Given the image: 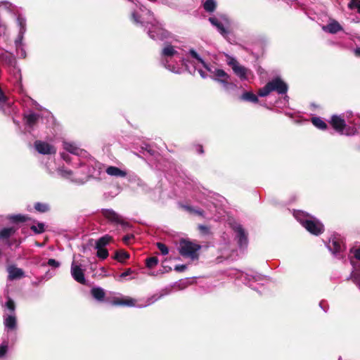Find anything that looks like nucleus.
I'll list each match as a JSON object with an SVG mask.
<instances>
[{
    "mask_svg": "<svg viewBox=\"0 0 360 360\" xmlns=\"http://www.w3.org/2000/svg\"><path fill=\"white\" fill-rule=\"evenodd\" d=\"M288 86L281 78L276 77L269 82L258 91L260 97L267 96L271 92L276 91L278 94H285L288 91Z\"/></svg>",
    "mask_w": 360,
    "mask_h": 360,
    "instance_id": "obj_8",
    "label": "nucleus"
},
{
    "mask_svg": "<svg viewBox=\"0 0 360 360\" xmlns=\"http://www.w3.org/2000/svg\"><path fill=\"white\" fill-rule=\"evenodd\" d=\"M129 257V253H127V252L122 251V250L116 252L115 256V258L120 262H124Z\"/></svg>",
    "mask_w": 360,
    "mask_h": 360,
    "instance_id": "obj_33",
    "label": "nucleus"
},
{
    "mask_svg": "<svg viewBox=\"0 0 360 360\" xmlns=\"http://www.w3.org/2000/svg\"><path fill=\"white\" fill-rule=\"evenodd\" d=\"M112 304L116 306L133 307L135 305V300L130 297H115Z\"/></svg>",
    "mask_w": 360,
    "mask_h": 360,
    "instance_id": "obj_23",
    "label": "nucleus"
},
{
    "mask_svg": "<svg viewBox=\"0 0 360 360\" xmlns=\"http://www.w3.org/2000/svg\"><path fill=\"white\" fill-rule=\"evenodd\" d=\"M47 264L54 268H58L60 266V263L54 259H49L47 262Z\"/></svg>",
    "mask_w": 360,
    "mask_h": 360,
    "instance_id": "obj_41",
    "label": "nucleus"
},
{
    "mask_svg": "<svg viewBox=\"0 0 360 360\" xmlns=\"http://www.w3.org/2000/svg\"><path fill=\"white\" fill-rule=\"evenodd\" d=\"M328 250L336 257L341 255L345 247L342 239L340 236L333 235L327 243Z\"/></svg>",
    "mask_w": 360,
    "mask_h": 360,
    "instance_id": "obj_13",
    "label": "nucleus"
},
{
    "mask_svg": "<svg viewBox=\"0 0 360 360\" xmlns=\"http://www.w3.org/2000/svg\"><path fill=\"white\" fill-rule=\"evenodd\" d=\"M34 148L42 155H52L56 153V148L53 145L39 140L34 142Z\"/></svg>",
    "mask_w": 360,
    "mask_h": 360,
    "instance_id": "obj_17",
    "label": "nucleus"
},
{
    "mask_svg": "<svg viewBox=\"0 0 360 360\" xmlns=\"http://www.w3.org/2000/svg\"><path fill=\"white\" fill-rule=\"evenodd\" d=\"M354 53H355L356 56H360V48H356L354 50Z\"/></svg>",
    "mask_w": 360,
    "mask_h": 360,
    "instance_id": "obj_54",
    "label": "nucleus"
},
{
    "mask_svg": "<svg viewBox=\"0 0 360 360\" xmlns=\"http://www.w3.org/2000/svg\"><path fill=\"white\" fill-rule=\"evenodd\" d=\"M216 6H217V3H216L215 0H206L203 3V8L207 12H210V13L213 12L215 10Z\"/></svg>",
    "mask_w": 360,
    "mask_h": 360,
    "instance_id": "obj_31",
    "label": "nucleus"
},
{
    "mask_svg": "<svg viewBox=\"0 0 360 360\" xmlns=\"http://www.w3.org/2000/svg\"><path fill=\"white\" fill-rule=\"evenodd\" d=\"M157 300H158V298H154V297H150L147 300L146 303L145 304L139 306V307H143L148 306V305L151 304L152 303H153L154 302H155Z\"/></svg>",
    "mask_w": 360,
    "mask_h": 360,
    "instance_id": "obj_47",
    "label": "nucleus"
},
{
    "mask_svg": "<svg viewBox=\"0 0 360 360\" xmlns=\"http://www.w3.org/2000/svg\"><path fill=\"white\" fill-rule=\"evenodd\" d=\"M141 148H142L143 153L146 151L148 153H149L150 155H153L154 154V150L148 144H144V146H142Z\"/></svg>",
    "mask_w": 360,
    "mask_h": 360,
    "instance_id": "obj_45",
    "label": "nucleus"
},
{
    "mask_svg": "<svg viewBox=\"0 0 360 360\" xmlns=\"http://www.w3.org/2000/svg\"><path fill=\"white\" fill-rule=\"evenodd\" d=\"M4 309V325L7 332L15 331L18 328L15 305L13 300L8 297L5 304H2Z\"/></svg>",
    "mask_w": 360,
    "mask_h": 360,
    "instance_id": "obj_6",
    "label": "nucleus"
},
{
    "mask_svg": "<svg viewBox=\"0 0 360 360\" xmlns=\"http://www.w3.org/2000/svg\"><path fill=\"white\" fill-rule=\"evenodd\" d=\"M232 229L236 233L238 245L240 248H246L248 243V235L243 226L237 223L232 224Z\"/></svg>",
    "mask_w": 360,
    "mask_h": 360,
    "instance_id": "obj_16",
    "label": "nucleus"
},
{
    "mask_svg": "<svg viewBox=\"0 0 360 360\" xmlns=\"http://www.w3.org/2000/svg\"><path fill=\"white\" fill-rule=\"evenodd\" d=\"M186 269V266L184 265V264H180V265H176L174 268V269L176 271H184L185 269Z\"/></svg>",
    "mask_w": 360,
    "mask_h": 360,
    "instance_id": "obj_50",
    "label": "nucleus"
},
{
    "mask_svg": "<svg viewBox=\"0 0 360 360\" xmlns=\"http://www.w3.org/2000/svg\"><path fill=\"white\" fill-rule=\"evenodd\" d=\"M191 57L192 60H190V63H188L190 69L192 70V72H191V73L193 74L195 72L196 70H198L200 76L202 78H205L206 76H205V72L201 69L199 68V65H202V64L198 63V61L195 58H193L191 56Z\"/></svg>",
    "mask_w": 360,
    "mask_h": 360,
    "instance_id": "obj_24",
    "label": "nucleus"
},
{
    "mask_svg": "<svg viewBox=\"0 0 360 360\" xmlns=\"http://www.w3.org/2000/svg\"><path fill=\"white\" fill-rule=\"evenodd\" d=\"M91 294L96 300L98 301L103 300L105 297L104 290L100 287H94L91 290Z\"/></svg>",
    "mask_w": 360,
    "mask_h": 360,
    "instance_id": "obj_25",
    "label": "nucleus"
},
{
    "mask_svg": "<svg viewBox=\"0 0 360 360\" xmlns=\"http://www.w3.org/2000/svg\"><path fill=\"white\" fill-rule=\"evenodd\" d=\"M348 6L350 9H356L360 13V0H351Z\"/></svg>",
    "mask_w": 360,
    "mask_h": 360,
    "instance_id": "obj_38",
    "label": "nucleus"
},
{
    "mask_svg": "<svg viewBox=\"0 0 360 360\" xmlns=\"http://www.w3.org/2000/svg\"><path fill=\"white\" fill-rule=\"evenodd\" d=\"M134 238L133 235H126L123 237L122 240L125 243H129L131 240Z\"/></svg>",
    "mask_w": 360,
    "mask_h": 360,
    "instance_id": "obj_49",
    "label": "nucleus"
},
{
    "mask_svg": "<svg viewBox=\"0 0 360 360\" xmlns=\"http://www.w3.org/2000/svg\"><path fill=\"white\" fill-rule=\"evenodd\" d=\"M322 30L330 34H336L343 30V27L335 20H330L327 25H323Z\"/></svg>",
    "mask_w": 360,
    "mask_h": 360,
    "instance_id": "obj_21",
    "label": "nucleus"
},
{
    "mask_svg": "<svg viewBox=\"0 0 360 360\" xmlns=\"http://www.w3.org/2000/svg\"><path fill=\"white\" fill-rule=\"evenodd\" d=\"M102 215L109 221L116 224H123L124 219L119 214L111 209H103L101 210Z\"/></svg>",
    "mask_w": 360,
    "mask_h": 360,
    "instance_id": "obj_18",
    "label": "nucleus"
},
{
    "mask_svg": "<svg viewBox=\"0 0 360 360\" xmlns=\"http://www.w3.org/2000/svg\"><path fill=\"white\" fill-rule=\"evenodd\" d=\"M319 306L321 307V308L323 309V310L326 312L327 310H328V307L325 306V302L323 301H321L319 303Z\"/></svg>",
    "mask_w": 360,
    "mask_h": 360,
    "instance_id": "obj_53",
    "label": "nucleus"
},
{
    "mask_svg": "<svg viewBox=\"0 0 360 360\" xmlns=\"http://www.w3.org/2000/svg\"><path fill=\"white\" fill-rule=\"evenodd\" d=\"M353 281H354V283L360 289V274H354L353 276Z\"/></svg>",
    "mask_w": 360,
    "mask_h": 360,
    "instance_id": "obj_46",
    "label": "nucleus"
},
{
    "mask_svg": "<svg viewBox=\"0 0 360 360\" xmlns=\"http://www.w3.org/2000/svg\"><path fill=\"white\" fill-rule=\"evenodd\" d=\"M338 360H341V358L340 357Z\"/></svg>",
    "mask_w": 360,
    "mask_h": 360,
    "instance_id": "obj_55",
    "label": "nucleus"
},
{
    "mask_svg": "<svg viewBox=\"0 0 360 360\" xmlns=\"http://www.w3.org/2000/svg\"><path fill=\"white\" fill-rule=\"evenodd\" d=\"M240 278L244 281L245 283L248 285L250 281H259L262 280V276L259 274L250 275L248 274H241Z\"/></svg>",
    "mask_w": 360,
    "mask_h": 360,
    "instance_id": "obj_26",
    "label": "nucleus"
},
{
    "mask_svg": "<svg viewBox=\"0 0 360 360\" xmlns=\"http://www.w3.org/2000/svg\"><path fill=\"white\" fill-rule=\"evenodd\" d=\"M190 60L185 58L184 51L179 46L165 44L161 52V63L169 71L181 74L184 70L192 72L188 63Z\"/></svg>",
    "mask_w": 360,
    "mask_h": 360,
    "instance_id": "obj_3",
    "label": "nucleus"
},
{
    "mask_svg": "<svg viewBox=\"0 0 360 360\" xmlns=\"http://www.w3.org/2000/svg\"><path fill=\"white\" fill-rule=\"evenodd\" d=\"M157 247L159 249V250L161 252L162 255H167L169 253V250L165 244H163L162 243H158Z\"/></svg>",
    "mask_w": 360,
    "mask_h": 360,
    "instance_id": "obj_40",
    "label": "nucleus"
},
{
    "mask_svg": "<svg viewBox=\"0 0 360 360\" xmlns=\"http://www.w3.org/2000/svg\"><path fill=\"white\" fill-rule=\"evenodd\" d=\"M158 263V259L156 257H151L146 259V266L148 268L155 267Z\"/></svg>",
    "mask_w": 360,
    "mask_h": 360,
    "instance_id": "obj_36",
    "label": "nucleus"
},
{
    "mask_svg": "<svg viewBox=\"0 0 360 360\" xmlns=\"http://www.w3.org/2000/svg\"><path fill=\"white\" fill-rule=\"evenodd\" d=\"M40 115L34 112H30L24 115L25 124L29 128L32 129L39 121Z\"/></svg>",
    "mask_w": 360,
    "mask_h": 360,
    "instance_id": "obj_19",
    "label": "nucleus"
},
{
    "mask_svg": "<svg viewBox=\"0 0 360 360\" xmlns=\"http://www.w3.org/2000/svg\"><path fill=\"white\" fill-rule=\"evenodd\" d=\"M34 209L41 213H44L50 210L49 204L44 202H36L34 204Z\"/></svg>",
    "mask_w": 360,
    "mask_h": 360,
    "instance_id": "obj_32",
    "label": "nucleus"
},
{
    "mask_svg": "<svg viewBox=\"0 0 360 360\" xmlns=\"http://www.w3.org/2000/svg\"><path fill=\"white\" fill-rule=\"evenodd\" d=\"M195 151L199 154H203L204 150L202 145L197 144L194 146Z\"/></svg>",
    "mask_w": 360,
    "mask_h": 360,
    "instance_id": "obj_48",
    "label": "nucleus"
},
{
    "mask_svg": "<svg viewBox=\"0 0 360 360\" xmlns=\"http://www.w3.org/2000/svg\"><path fill=\"white\" fill-rule=\"evenodd\" d=\"M225 56L227 65L231 68L234 74L241 81H248L250 77L252 75V71L240 65L234 57L228 54H226Z\"/></svg>",
    "mask_w": 360,
    "mask_h": 360,
    "instance_id": "obj_9",
    "label": "nucleus"
},
{
    "mask_svg": "<svg viewBox=\"0 0 360 360\" xmlns=\"http://www.w3.org/2000/svg\"><path fill=\"white\" fill-rule=\"evenodd\" d=\"M8 218L13 222H23L27 219V217L22 214L10 215Z\"/></svg>",
    "mask_w": 360,
    "mask_h": 360,
    "instance_id": "obj_34",
    "label": "nucleus"
},
{
    "mask_svg": "<svg viewBox=\"0 0 360 360\" xmlns=\"http://www.w3.org/2000/svg\"><path fill=\"white\" fill-rule=\"evenodd\" d=\"M240 99L243 101L252 102V103H257L258 102L257 96L251 91L244 92L241 95Z\"/></svg>",
    "mask_w": 360,
    "mask_h": 360,
    "instance_id": "obj_27",
    "label": "nucleus"
},
{
    "mask_svg": "<svg viewBox=\"0 0 360 360\" xmlns=\"http://www.w3.org/2000/svg\"><path fill=\"white\" fill-rule=\"evenodd\" d=\"M7 271L8 274V279L10 281L19 279L24 276V271L22 269L16 267L15 265L8 266Z\"/></svg>",
    "mask_w": 360,
    "mask_h": 360,
    "instance_id": "obj_20",
    "label": "nucleus"
},
{
    "mask_svg": "<svg viewBox=\"0 0 360 360\" xmlns=\"http://www.w3.org/2000/svg\"><path fill=\"white\" fill-rule=\"evenodd\" d=\"M85 268L78 262L73 260L71 264L70 273L72 277L77 283L85 284L86 281L84 276Z\"/></svg>",
    "mask_w": 360,
    "mask_h": 360,
    "instance_id": "obj_14",
    "label": "nucleus"
},
{
    "mask_svg": "<svg viewBox=\"0 0 360 360\" xmlns=\"http://www.w3.org/2000/svg\"><path fill=\"white\" fill-rule=\"evenodd\" d=\"M138 11L131 13V18L136 24H139L148 30V34L153 40L164 41L169 33L161 24L154 18L153 13L143 5H140Z\"/></svg>",
    "mask_w": 360,
    "mask_h": 360,
    "instance_id": "obj_2",
    "label": "nucleus"
},
{
    "mask_svg": "<svg viewBox=\"0 0 360 360\" xmlns=\"http://www.w3.org/2000/svg\"><path fill=\"white\" fill-rule=\"evenodd\" d=\"M201 245L187 240H181L179 242V250L181 256L191 260L198 259L199 257L198 251Z\"/></svg>",
    "mask_w": 360,
    "mask_h": 360,
    "instance_id": "obj_10",
    "label": "nucleus"
},
{
    "mask_svg": "<svg viewBox=\"0 0 360 360\" xmlns=\"http://www.w3.org/2000/svg\"><path fill=\"white\" fill-rule=\"evenodd\" d=\"M97 249V253L96 255L98 257L102 259H105L108 256V252L107 249L103 248H96Z\"/></svg>",
    "mask_w": 360,
    "mask_h": 360,
    "instance_id": "obj_35",
    "label": "nucleus"
},
{
    "mask_svg": "<svg viewBox=\"0 0 360 360\" xmlns=\"http://www.w3.org/2000/svg\"><path fill=\"white\" fill-rule=\"evenodd\" d=\"M162 4L168 6L170 8H176V4L174 0H161Z\"/></svg>",
    "mask_w": 360,
    "mask_h": 360,
    "instance_id": "obj_43",
    "label": "nucleus"
},
{
    "mask_svg": "<svg viewBox=\"0 0 360 360\" xmlns=\"http://www.w3.org/2000/svg\"><path fill=\"white\" fill-rule=\"evenodd\" d=\"M8 343L7 341H4L0 345V358L5 356L8 351Z\"/></svg>",
    "mask_w": 360,
    "mask_h": 360,
    "instance_id": "obj_39",
    "label": "nucleus"
},
{
    "mask_svg": "<svg viewBox=\"0 0 360 360\" xmlns=\"http://www.w3.org/2000/svg\"><path fill=\"white\" fill-rule=\"evenodd\" d=\"M105 172L111 176L117 178H124L127 175L126 170L122 169L115 166H109L105 169Z\"/></svg>",
    "mask_w": 360,
    "mask_h": 360,
    "instance_id": "obj_22",
    "label": "nucleus"
},
{
    "mask_svg": "<svg viewBox=\"0 0 360 360\" xmlns=\"http://www.w3.org/2000/svg\"><path fill=\"white\" fill-rule=\"evenodd\" d=\"M63 148L72 156L70 157L68 153H62L60 154L61 158L65 162L72 163L74 166H78V168H76L75 172L65 168H58L57 171L60 176L72 182L84 184L89 177L96 174V168L93 165L94 160L92 159H80L79 156L83 153V150L75 143L64 142Z\"/></svg>",
    "mask_w": 360,
    "mask_h": 360,
    "instance_id": "obj_1",
    "label": "nucleus"
},
{
    "mask_svg": "<svg viewBox=\"0 0 360 360\" xmlns=\"http://www.w3.org/2000/svg\"><path fill=\"white\" fill-rule=\"evenodd\" d=\"M354 255L355 258L360 260V248L354 250Z\"/></svg>",
    "mask_w": 360,
    "mask_h": 360,
    "instance_id": "obj_52",
    "label": "nucleus"
},
{
    "mask_svg": "<svg viewBox=\"0 0 360 360\" xmlns=\"http://www.w3.org/2000/svg\"><path fill=\"white\" fill-rule=\"evenodd\" d=\"M198 229L200 231L201 233L204 235H208L210 234V229L209 227L204 226V225H199Z\"/></svg>",
    "mask_w": 360,
    "mask_h": 360,
    "instance_id": "obj_44",
    "label": "nucleus"
},
{
    "mask_svg": "<svg viewBox=\"0 0 360 360\" xmlns=\"http://www.w3.org/2000/svg\"><path fill=\"white\" fill-rule=\"evenodd\" d=\"M31 229L36 233H41L44 231V224L38 223L37 225L32 226Z\"/></svg>",
    "mask_w": 360,
    "mask_h": 360,
    "instance_id": "obj_37",
    "label": "nucleus"
},
{
    "mask_svg": "<svg viewBox=\"0 0 360 360\" xmlns=\"http://www.w3.org/2000/svg\"><path fill=\"white\" fill-rule=\"evenodd\" d=\"M189 55L195 58L198 63H201L207 71L212 73V79L220 83L224 89L228 90L236 87V85L233 83L229 82L230 75L224 70L210 67L193 49H191L189 51Z\"/></svg>",
    "mask_w": 360,
    "mask_h": 360,
    "instance_id": "obj_4",
    "label": "nucleus"
},
{
    "mask_svg": "<svg viewBox=\"0 0 360 360\" xmlns=\"http://www.w3.org/2000/svg\"><path fill=\"white\" fill-rule=\"evenodd\" d=\"M210 23L216 27L217 30L223 35L225 36L228 32L226 27L229 25V19L226 15H221L209 18Z\"/></svg>",
    "mask_w": 360,
    "mask_h": 360,
    "instance_id": "obj_15",
    "label": "nucleus"
},
{
    "mask_svg": "<svg viewBox=\"0 0 360 360\" xmlns=\"http://www.w3.org/2000/svg\"><path fill=\"white\" fill-rule=\"evenodd\" d=\"M295 218L311 233L318 236L323 231V225L316 218L303 211L297 210L293 213Z\"/></svg>",
    "mask_w": 360,
    "mask_h": 360,
    "instance_id": "obj_5",
    "label": "nucleus"
},
{
    "mask_svg": "<svg viewBox=\"0 0 360 360\" xmlns=\"http://www.w3.org/2000/svg\"><path fill=\"white\" fill-rule=\"evenodd\" d=\"M2 60L7 65H8L11 68H12L13 75L15 80L13 81L18 91L21 93L22 92V77L20 74V71L19 69L15 68L16 60L15 57L9 53H4L1 56Z\"/></svg>",
    "mask_w": 360,
    "mask_h": 360,
    "instance_id": "obj_11",
    "label": "nucleus"
},
{
    "mask_svg": "<svg viewBox=\"0 0 360 360\" xmlns=\"http://www.w3.org/2000/svg\"><path fill=\"white\" fill-rule=\"evenodd\" d=\"M16 231L14 227L4 228L0 231V239H7L13 235Z\"/></svg>",
    "mask_w": 360,
    "mask_h": 360,
    "instance_id": "obj_28",
    "label": "nucleus"
},
{
    "mask_svg": "<svg viewBox=\"0 0 360 360\" xmlns=\"http://www.w3.org/2000/svg\"><path fill=\"white\" fill-rule=\"evenodd\" d=\"M311 122L318 129L324 130L327 128L326 123L321 117H313Z\"/></svg>",
    "mask_w": 360,
    "mask_h": 360,
    "instance_id": "obj_29",
    "label": "nucleus"
},
{
    "mask_svg": "<svg viewBox=\"0 0 360 360\" xmlns=\"http://www.w3.org/2000/svg\"><path fill=\"white\" fill-rule=\"evenodd\" d=\"M132 270L131 269H127L124 272H123L122 274H121L120 275V277L122 278H124L129 275H130L131 274H132Z\"/></svg>",
    "mask_w": 360,
    "mask_h": 360,
    "instance_id": "obj_51",
    "label": "nucleus"
},
{
    "mask_svg": "<svg viewBox=\"0 0 360 360\" xmlns=\"http://www.w3.org/2000/svg\"><path fill=\"white\" fill-rule=\"evenodd\" d=\"M17 23L19 27L18 35L15 41L17 53L20 57L25 58L26 57V52L23 48L22 40L26 32V20L22 15H19L17 17Z\"/></svg>",
    "mask_w": 360,
    "mask_h": 360,
    "instance_id": "obj_12",
    "label": "nucleus"
},
{
    "mask_svg": "<svg viewBox=\"0 0 360 360\" xmlns=\"http://www.w3.org/2000/svg\"><path fill=\"white\" fill-rule=\"evenodd\" d=\"M111 240V237L108 235H105L101 238H100L96 243V248H103L110 243Z\"/></svg>",
    "mask_w": 360,
    "mask_h": 360,
    "instance_id": "obj_30",
    "label": "nucleus"
},
{
    "mask_svg": "<svg viewBox=\"0 0 360 360\" xmlns=\"http://www.w3.org/2000/svg\"><path fill=\"white\" fill-rule=\"evenodd\" d=\"M345 115H333L330 120V124L333 128L340 134L346 136H352L357 133V129L354 127H347L346 122L351 123L347 118H345Z\"/></svg>",
    "mask_w": 360,
    "mask_h": 360,
    "instance_id": "obj_7",
    "label": "nucleus"
},
{
    "mask_svg": "<svg viewBox=\"0 0 360 360\" xmlns=\"http://www.w3.org/2000/svg\"><path fill=\"white\" fill-rule=\"evenodd\" d=\"M185 208L191 212H193V213H195L198 215H200V216L202 215L203 212L201 210L195 209L191 206H185Z\"/></svg>",
    "mask_w": 360,
    "mask_h": 360,
    "instance_id": "obj_42",
    "label": "nucleus"
}]
</instances>
